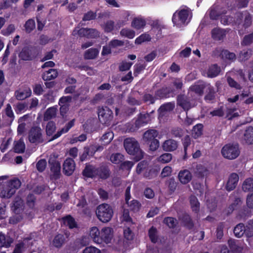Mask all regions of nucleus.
I'll use <instances>...</instances> for the list:
<instances>
[{"instance_id": "15", "label": "nucleus", "mask_w": 253, "mask_h": 253, "mask_svg": "<svg viewBox=\"0 0 253 253\" xmlns=\"http://www.w3.org/2000/svg\"><path fill=\"white\" fill-rule=\"evenodd\" d=\"M239 19L240 20L242 19H243L242 26L245 29L250 27L252 24V16L247 11L240 12L238 16L237 22L238 23V24L240 25V23L238 22Z\"/></svg>"}, {"instance_id": "24", "label": "nucleus", "mask_w": 253, "mask_h": 253, "mask_svg": "<svg viewBox=\"0 0 253 253\" xmlns=\"http://www.w3.org/2000/svg\"><path fill=\"white\" fill-rule=\"evenodd\" d=\"M66 238V237L64 234H57L54 237L51 244L53 247L60 249L65 243Z\"/></svg>"}, {"instance_id": "47", "label": "nucleus", "mask_w": 253, "mask_h": 253, "mask_svg": "<svg viewBox=\"0 0 253 253\" xmlns=\"http://www.w3.org/2000/svg\"><path fill=\"white\" fill-rule=\"evenodd\" d=\"M124 160V156L121 153L113 154L110 156V161L115 164L120 165Z\"/></svg>"}, {"instance_id": "41", "label": "nucleus", "mask_w": 253, "mask_h": 253, "mask_svg": "<svg viewBox=\"0 0 253 253\" xmlns=\"http://www.w3.org/2000/svg\"><path fill=\"white\" fill-rule=\"evenodd\" d=\"M205 85L203 83H197L190 87L191 90L196 94L202 95L204 93Z\"/></svg>"}, {"instance_id": "30", "label": "nucleus", "mask_w": 253, "mask_h": 253, "mask_svg": "<svg viewBox=\"0 0 253 253\" xmlns=\"http://www.w3.org/2000/svg\"><path fill=\"white\" fill-rule=\"evenodd\" d=\"M174 107L173 102H167L161 105L158 111L160 115L163 116L165 112L173 110Z\"/></svg>"}, {"instance_id": "52", "label": "nucleus", "mask_w": 253, "mask_h": 253, "mask_svg": "<svg viewBox=\"0 0 253 253\" xmlns=\"http://www.w3.org/2000/svg\"><path fill=\"white\" fill-rule=\"evenodd\" d=\"M181 220L184 224V225L189 229H192L194 227V223L189 214H185L183 215Z\"/></svg>"}, {"instance_id": "22", "label": "nucleus", "mask_w": 253, "mask_h": 253, "mask_svg": "<svg viewBox=\"0 0 253 253\" xmlns=\"http://www.w3.org/2000/svg\"><path fill=\"white\" fill-rule=\"evenodd\" d=\"M177 104L185 111H188L192 107L190 101L185 96L182 95L177 96Z\"/></svg>"}, {"instance_id": "37", "label": "nucleus", "mask_w": 253, "mask_h": 253, "mask_svg": "<svg viewBox=\"0 0 253 253\" xmlns=\"http://www.w3.org/2000/svg\"><path fill=\"white\" fill-rule=\"evenodd\" d=\"M99 54V50L95 48H90L86 50L84 54V58L85 59H94Z\"/></svg>"}, {"instance_id": "60", "label": "nucleus", "mask_w": 253, "mask_h": 253, "mask_svg": "<svg viewBox=\"0 0 253 253\" xmlns=\"http://www.w3.org/2000/svg\"><path fill=\"white\" fill-rule=\"evenodd\" d=\"M151 40L150 36L147 34H142L135 40V43L137 44H141L142 42Z\"/></svg>"}, {"instance_id": "18", "label": "nucleus", "mask_w": 253, "mask_h": 253, "mask_svg": "<svg viewBox=\"0 0 253 253\" xmlns=\"http://www.w3.org/2000/svg\"><path fill=\"white\" fill-rule=\"evenodd\" d=\"M239 177L237 173L233 172L228 177L225 188L227 191L230 192L233 190L237 185Z\"/></svg>"}, {"instance_id": "14", "label": "nucleus", "mask_w": 253, "mask_h": 253, "mask_svg": "<svg viewBox=\"0 0 253 253\" xmlns=\"http://www.w3.org/2000/svg\"><path fill=\"white\" fill-rule=\"evenodd\" d=\"M112 229L110 227H104L101 230V234L99 237L100 241L99 244L103 243L108 244L111 242L112 238Z\"/></svg>"}, {"instance_id": "6", "label": "nucleus", "mask_w": 253, "mask_h": 253, "mask_svg": "<svg viewBox=\"0 0 253 253\" xmlns=\"http://www.w3.org/2000/svg\"><path fill=\"white\" fill-rule=\"evenodd\" d=\"M150 120L148 113H139L134 122H130L127 125V128L131 132L135 131L142 126L147 125Z\"/></svg>"}, {"instance_id": "43", "label": "nucleus", "mask_w": 253, "mask_h": 253, "mask_svg": "<svg viewBox=\"0 0 253 253\" xmlns=\"http://www.w3.org/2000/svg\"><path fill=\"white\" fill-rule=\"evenodd\" d=\"M148 236L150 241L153 243H156L158 241L157 230L156 227L152 226L148 231Z\"/></svg>"}, {"instance_id": "27", "label": "nucleus", "mask_w": 253, "mask_h": 253, "mask_svg": "<svg viewBox=\"0 0 253 253\" xmlns=\"http://www.w3.org/2000/svg\"><path fill=\"white\" fill-rule=\"evenodd\" d=\"M83 175L87 178L96 176V168L91 165H86L82 172Z\"/></svg>"}, {"instance_id": "56", "label": "nucleus", "mask_w": 253, "mask_h": 253, "mask_svg": "<svg viewBox=\"0 0 253 253\" xmlns=\"http://www.w3.org/2000/svg\"><path fill=\"white\" fill-rule=\"evenodd\" d=\"M87 28H82L80 29H78L76 28L73 31V35L76 36L78 35L81 37H85L87 38L88 34Z\"/></svg>"}, {"instance_id": "53", "label": "nucleus", "mask_w": 253, "mask_h": 253, "mask_svg": "<svg viewBox=\"0 0 253 253\" xmlns=\"http://www.w3.org/2000/svg\"><path fill=\"white\" fill-rule=\"evenodd\" d=\"M23 201L20 198H16L13 202L12 210L15 213H18L22 207Z\"/></svg>"}, {"instance_id": "5", "label": "nucleus", "mask_w": 253, "mask_h": 253, "mask_svg": "<svg viewBox=\"0 0 253 253\" xmlns=\"http://www.w3.org/2000/svg\"><path fill=\"white\" fill-rule=\"evenodd\" d=\"M114 214L112 207L106 203L97 207L96 214L97 218L102 222L107 223L111 220Z\"/></svg>"}, {"instance_id": "63", "label": "nucleus", "mask_w": 253, "mask_h": 253, "mask_svg": "<svg viewBox=\"0 0 253 253\" xmlns=\"http://www.w3.org/2000/svg\"><path fill=\"white\" fill-rule=\"evenodd\" d=\"M133 165L134 163L132 162L128 161H123L120 165V169L123 170H126L129 171Z\"/></svg>"}, {"instance_id": "11", "label": "nucleus", "mask_w": 253, "mask_h": 253, "mask_svg": "<svg viewBox=\"0 0 253 253\" xmlns=\"http://www.w3.org/2000/svg\"><path fill=\"white\" fill-rule=\"evenodd\" d=\"M99 148L100 146L94 145L84 147L83 152L80 153V161L84 162L86 161L90 157H93L95 152L99 150Z\"/></svg>"}, {"instance_id": "40", "label": "nucleus", "mask_w": 253, "mask_h": 253, "mask_svg": "<svg viewBox=\"0 0 253 253\" xmlns=\"http://www.w3.org/2000/svg\"><path fill=\"white\" fill-rule=\"evenodd\" d=\"M182 143L184 148V155L183 157L184 159L187 158V149L188 147L191 144V138L189 135H186L182 139Z\"/></svg>"}, {"instance_id": "12", "label": "nucleus", "mask_w": 253, "mask_h": 253, "mask_svg": "<svg viewBox=\"0 0 253 253\" xmlns=\"http://www.w3.org/2000/svg\"><path fill=\"white\" fill-rule=\"evenodd\" d=\"M189 15L188 11L183 9L176 11L173 14L172 21L174 25L184 24Z\"/></svg>"}, {"instance_id": "39", "label": "nucleus", "mask_w": 253, "mask_h": 253, "mask_svg": "<svg viewBox=\"0 0 253 253\" xmlns=\"http://www.w3.org/2000/svg\"><path fill=\"white\" fill-rule=\"evenodd\" d=\"M145 25L146 21L142 18H135L131 22V26L136 30L143 28Z\"/></svg>"}, {"instance_id": "8", "label": "nucleus", "mask_w": 253, "mask_h": 253, "mask_svg": "<svg viewBox=\"0 0 253 253\" xmlns=\"http://www.w3.org/2000/svg\"><path fill=\"white\" fill-rule=\"evenodd\" d=\"M38 55L36 46L28 45L24 46L19 54V58L24 61H31L35 59Z\"/></svg>"}, {"instance_id": "42", "label": "nucleus", "mask_w": 253, "mask_h": 253, "mask_svg": "<svg viewBox=\"0 0 253 253\" xmlns=\"http://www.w3.org/2000/svg\"><path fill=\"white\" fill-rule=\"evenodd\" d=\"M242 189L244 192L253 191V178H247L243 183Z\"/></svg>"}, {"instance_id": "49", "label": "nucleus", "mask_w": 253, "mask_h": 253, "mask_svg": "<svg viewBox=\"0 0 253 253\" xmlns=\"http://www.w3.org/2000/svg\"><path fill=\"white\" fill-rule=\"evenodd\" d=\"M56 115V109L54 107L49 108L45 111L44 115V120L48 121L54 117Z\"/></svg>"}, {"instance_id": "2", "label": "nucleus", "mask_w": 253, "mask_h": 253, "mask_svg": "<svg viewBox=\"0 0 253 253\" xmlns=\"http://www.w3.org/2000/svg\"><path fill=\"white\" fill-rule=\"evenodd\" d=\"M124 147L128 154L134 156V159L136 161H140L143 157L139 143L134 138L126 139L124 141Z\"/></svg>"}, {"instance_id": "7", "label": "nucleus", "mask_w": 253, "mask_h": 253, "mask_svg": "<svg viewBox=\"0 0 253 253\" xmlns=\"http://www.w3.org/2000/svg\"><path fill=\"white\" fill-rule=\"evenodd\" d=\"M238 144H227L221 149L222 156L229 160H233L238 157L240 154Z\"/></svg>"}, {"instance_id": "13", "label": "nucleus", "mask_w": 253, "mask_h": 253, "mask_svg": "<svg viewBox=\"0 0 253 253\" xmlns=\"http://www.w3.org/2000/svg\"><path fill=\"white\" fill-rule=\"evenodd\" d=\"M76 164L73 159L67 158L63 165V172L67 176L71 175L75 171Z\"/></svg>"}, {"instance_id": "1", "label": "nucleus", "mask_w": 253, "mask_h": 253, "mask_svg": "<svg viewBox=\"0 0 253 253\" xmlns=\"http://www.w3.org/2000/svg\"><path fill=\"white\" fill-rule=\"evenodd\" d=\"M75 119H72L66 124L65 126L60 130H58L55 134L53 135L56 129V124L52 121H49L45 128L46 134L48 136H52L49 141H53L59 137L62 134L68 132L69 130L75 125Z\"/></svg>"}, {"instance_id": "20", "label": "nucleus", "mask_w": 253, "mask_h": 253, "mask_svg": "<svg viewBox=\"0 0 253 253\" xmlns=\"http://www.w3.org/2000/svg\"><path fill=\"white\" fill-rule=\"evenodd\" d=\"M178 178L181 183L186 184L190 182L192 178L191 172L188 169H185L179 171Z\"/></svg>"}, {"instance_id": "26", "label": "nucleus", "mask_w": 253, "mask_h": 253, "mask_svg": "<svg viewBox=\"0 0 253 253\" xmlns=\"http://www.w3.org/2000/svg\"><path fill=\"white\" fill-rule=\"evenodd\" d=\"M194 173L197 178L203 179L209 174V170L206 167L200 164L196 166Z\"/></svg>"}, {"instance_id": "19", "label": "nucleus", "mask_w": 253, "mask_h": 253, "mask_svg": "<svg viewBox=\"0 0 253 253\" xmlns=\"http://www.w3.org/2000/svg\"><path fill=\"white\" fill-rule=\"evenodd\" d=\"M177 141L172 139H169L164 141L162 145L163 150L166 152H173L177 149Z\"/></svg>"}, {"instance_id": "28", "label": "nucleus", "mask_w": 253, "mask_h": 253, "mask_svg": "<svg viewBox=\"0 0 253 253\" xmlns=\"http://www.w3.org/2000/svg\"><path fill=\"white\" fill-rule=\"evenodd\" d=\"M58 75V73L56 69H50L43 73L42 78L44 81H49L55 79Z\"/></svg>"}, {"instance_id": "51", "label": "nucleus", "mask_w": 253, "mask_h": 253, "mask_svg": "<svg viewBox=\"0 0 253 253\" xmlns=\"http://www.w3.org/2000/svg\"><path fill=\"white\" fill-rule=\"evenodd\" d=\"M244 235L247 237H252L253 236V221L250 220L246 226L244 225Z\"/></svg>"}, {"instance_id": "50", "label": "nucleus", "mask_w": 253, "mask_h": 253, "mask_svg": "<svg viewBox=\"0 0 253 253\" xmlns=\"http://www.w3.org/2000/svg\"><path fill=\"white\" fill-rule=\"evenodd\" d=\"M25 32L30 34L31 33L36 27V24L35 20L33 19H28L24 25Z\"/></svg>"}, {"instance_id": "35", "label": "nucleus", "mask_w": 253, "mask_h": 253, "mask_svg": "<svg viewBox=\"0 0 253 253\" xmlns=\"http://www.w3.org/2000/svg\"><path fill=\"white\" fill-rule=\"evenodd\" d=\"M62 221L63 223L67 225L70 229H73L77 226L75 219L71 215H67L63 217Z\"/></svg>"}, {"instance_id": "16", "label": "nucleus", "mask_w": 253, "mask_h": 253, "mask_svg": "<svg viewBox=\"0 0 253 253\" xmlns=\"http://www.w3.org/2000/svg\"><path fill=\"white\" fill-rule=\"evenodd\" d=\"M173 93V89L169 87L163 86L157 90L155 92V95L157 99H162L170 97Z\"/></svg>"}, {"instance_id": "33", "label": "nucleus", "mask_w": 253, "mask_h": 253, "mask_svg": "<svg viewBox=\"0 0 253 253\" xmlns=\"http://www.w3.org/2000/svg\"><path fill=\"white\" fill-rule=\"evenodd\" d=\"M100 234L101 231H99L97 227L94 226L90 228L89 231V236L92 239L93 241L97 244H99V241H100V239L99 238Z\"/></svg>"}, {"instance_id": "25", "label": "nucleus", "mask_w": 253, "mask_h": 253, "mask_svg": "<svg viewBox=\"0 0 253 253\" xmlns=\"http://www.w3.org/2000/svg\"><path fill=\"white\" fill-rule=\"evenodd\" d=\"M212 38L215 41L222 40L226 36V31L219 28H214L211 31Z\"/></svg>"}, {"instance_id": "3", "label": "nucleus", "mask_w": 253, "mask_h": 253, "mask_svg": "<svg viewBox=\"0 0 253 253\" xmlns=\"http://www.w3.org/2000/svg\"><path fill=\"white\" fill-rule=\"evenodd\" d=\"M159 133V131L155 129H149L143 133L144 143L149 147L151 151H155L160 146L159 140L157 139Z\"/></svg>"}, {"instance_id": "55", "label": "nucleus", "mask_w": 253, "mask_h": 253, "mask_svg": "<svg viewBox=\"0 0 253 253\" xmlns=\"http://www.w3.org/2000/svg\"><path fill=\"white\" fill-rule=\"evenodd\" d=\"M172 154L170 153H166L161 155L158 158V160L162 164H166L169 163L172 159Z\"/></svg>"}, {"instance_id": "59", "label": "nucleus", "mask_w": 253, "mask_h": 253, "mask_svg": "<svg viewBox=\"0 0 253 253\" xmlns=\"http://www.w3.org/2000/svg\"><path fill=\"white\" fill-rule=\"evenodd\" d=\"M184 132L182 128L178 127H173L171 130V134L174 137L181 138L183 136Z\"/></svg>"}, {"instance_id": "54", "label": "nucleus", "mask_w": 253, "mask_h": 253, "mask_svg": "<svg viewBox=\"0 0 253 253\" xmlns=\"http://www.w3.org/2000/svg\"><path fill=\"white\" fill-rule=\"evenodd\" d=\"M242 201L240 198H236L233 203L229 205L228 208V212L231 213L232 211L238 209L239 206L241 205Z\"/></svg>"}, {"instance_id": "62", "label": "nucleus", "mask_w": 253, "mask_h": 253, "mask_svg": "<svg viewBox=\"0 0 253 253\" xmlns=\"http://www.w3.org/2000/svg\"><path fill=\"white\" fill-rule=\"evenodd\" d=\"M253 42V32L246 35L241 42L242 45H249Z\"/></svg>"}, {"instance_id": "46", "label": "nucleus", "mask_w": 253, "mask_h": 253, "mask_svg": "<svg viewBox=\"0 0 253 253\" xmlns=\"http://www.w3.org/2000/svg\"><path fill=\"white\" fill-rule=\"evenodd\" d=\"M129 208V210L133 212H137L139 211L141 205L140 203L136 200H132L130 202H128V204H126Z\"/></svg>"}, {"instance_id": "38", "label": "nucleus", "mask_w": 253, "mask_h": 253, "mask_svg": "<svg viewBox=\"0 0 253 253\" xmlns=\"http://www.w3.org/2000/svg\"><path fill=\"white\" fill-rule=\"evenodd\" d=\"M77 206L79 208L83 209L82 211L84 214H87L89 212V209L87 207V203L84 196H82L81 197L79 200Z\"/></svg>"}, {"instance_id": "32", "label": "nucleus", "mask_w": 253, "mask_h": 253, "mask_svg": "<svg viewBox=\"0 0 253 253\" xmlns=\"http://www.w3.org/2000/svg\"><path fill=\"white\" fill-rule=\"evenodd\" d=\"M221 71L220 67L216 64L210 66L208 70L207 74L208 77L214 78L217 76Z\"/></svg>"}, {"instance_id": "64", "label": "nucleus", "mask_w": 253, "mask_h": 253, "mask_svg": "<svg viewBox=\"0 0 253 253\" xmlns=\"http://www.w3.org/2000/svg\"><path fill=\"white\" fill-rule=\"evenodd\" d=\"M148 167V163L147 161L145 160L142 161L140 162L137 166L136 167V172L138 174L141 173V172L146 169Z\"/></svg>"}, {"instance_id": "45", "label": "nucleus", "mask_w": 253, "mask_h": 253, "mask_svg": "<svg viewBox=\"0 0 253 253\" xmlns=\"http://www.w3.org/2000/svg\"><path fill=\"white\" fill-rule=\"evenodd\" d=\"M163 222L164 224L167 225L169 228L172 229L174 228L178 224V222L176 219L172 217H165L163 220Z\"/></svg>"}, {"instance_id": "58", "label": "nucleus", "mask_w": 253, "mask_h": 253, "mask_svg": "<svg viewBox=\"0 0 253 253\" xmlns=\"http://www.w3.org/2000/svg\"><path fill=\"white\" fill-rule=\"evenodd\" d=\"M96 12L92 10H89L87 12L85 13L82 18V21H86L94 20L96 18Z\"/></svg>"}, {"instance_id": "61", "label": "nucleus", "mask_w": 253, "mask_h": 253, "mask_svg": "<svg viewBox=\"0 0 253 253\" xmlns=\"http://www.w3.org/2000/svg\"><path fill=\"white\" fill-rule=\"evenodd\" d=\"M120 34L122 36L127 37L128 39H133L135 36V32L132 30L127 29H123Z\"/></svg>"}, {"instance_id": "36", "label": "nucleus", "mask_w": 253, "mask_h": 253, "mask_svg": "<svg viewBox=\"0 0 253 253\" xmlns=\"http://www.w3.org/2000/svg\"><path fill=\"white\" fill-rule=\"evenodd\" d=\"M13 149L14 152L16 153L20 154L24 152L25 144L22 138H20L18 141L14 142Z\"/></svg>"}, {"instance_id": "34", "label": "nucleus", "mask_w": 253, "mask_h": 253, "mask_svg": "<svg viewBox=\"0 0 253 253\" xmlns=\"http://www.w3.org/2000/svg\"><path fill=\"white\" fill-rule=\"evenodd\" d=\"M189 202L193 211L198 213L200 211V203L197 198L194 195H191L189 197Z\"/></svg>"}, {"instance_id": "10", "label": "nucleus", "mask_w": 253, "mask_h": 253, "mask_svg": "<svg viewBox=\"0 0 253 253\" xmlns=\"http://www.w3.org/2000/svg\"><path fill=\"white\" fill-rule=\"evenodd\" d=\"M28 139L32 143H43L44 140L41 128L39 126H33L29 131Z\"/></svg>"}, {"instance_id": "9", "label": "nucleus", "mask_w": 253, "mask_h": 253, "mask_svg": "<svg viewBox=\"0 0 253 253\" xmlns=\"http://www.w3.org/2000/svg\"><path fill=\"white\" fill-rule=\"evenodd\" d=\"M98 118L102 124H109L113 118L112 111L107 106H102L98 108Z\"/></svg>"}, {"instance_id": "31", "label": "nucleus", "mask_w": 253, "mask_h": 253, "mask_svg": "<svg viewBox=\"0 0 253 253\" xmlns=\"http://www.w3.org/2000/svg\"><path fill=\"white\" fill-rule=\"evenodd\" d=\"M13 242V239L9 236H5L4 234L0 233V248H8Z\"/></svg>"}, {"instance_id": "4", "label": "nucleus", "mask_w": 253, "mask_h": 253, "mask_svg": "<svg viewBox=\"0 0 253 253\" xmlns=\"http://www.w3.org/2000/svg\"><path fill=\"white\" fill-rule=\"evenodd\" d=\"M21 185V181L17 177L11 179L4 182L2 186L1 194L2 197L11 198Z\"/></svg>"}, {"instance_id": "44", "label": "nucleus", "mask_w": 253, "mask_h": 253, "mask_svg": "<svg viewBox=\"0 0 253 253\" xmlns=\"http://www.w3.org/2000/svg\"><path fill=\"white\" fill-rule=\"evenodd\" d=\"M203 125L198 124L193 126L192 129V135L195 138L200 137L203 133Z\"/></svg>"}, {"instance_id": "23", "label": "nucleus", "mask_w": 253, "mask_h": 253, "mask_svg": "<svg viewBox=\"0 0 253 253\" xmlns=\"http://www.w3.org/2000/svg\"><path fill=\"white\" fill-rule=\"evenodd\" d=\"M215 55L216 53H219V56L224 60H233L236 59V55L233 52H231L227 49L218 50L216 49L214 52Z\"/></svg>"}, {"instance_id": "57", "label": "nucleus", "mask_w": 253, "mask_h": 253, "mask_svg": "<svg viewBox=\"0 0 253 253\" xmlns=\"http://www.w3.org/2000/svg\"><path fill=\"white\" fill-rule=\"evenodd\" d=\"M215 91L214 88L212 87L209 88V92L205 96V100L207 102H210L215 99Z\"/></svg>"}, {"instance_id": "17", "label": "nucleus", "mask_w": 253, "mask_h": 253, "mask_svg": "<svg viewBox=\"0 0 253 253\" xmlns=\"http://www.w3.org/2000/svg\"><path fill=\"white\" fill-rule=\"evenodd\" d=\"M50 169L54 176L58 177L60 174L61 165L55 158H50L48 160Z\"/></svg>"}, {"instance_id": "21", "label": "nucleus", "mask_w": 253, "mask_h": 253, "mask_svg": "<svg viewBox=\"0 0 253 253\" xmlns=\"http://www.w3.org/2000/svg\"><path fill=\"white\" fill-rule=\"evenodd\" d=\"M96 176L103 179H106L110 175V170L106 165H102L98 168H96Z\"/></svg>"}, {"instance_id": "48", "label": "nucleus", "mask_w": 253, "mask_h": 253, "mask_svg": "<svg viewBox=\"0 0 253 253\" xmlns=\"http://www.w3.org/2000/svg\"><path fill=\"white\" fill-rule=\"evenodd\" d=\"M244 224L242 223L237 224L234 229L233 232L236 237L240 238L242 237L245 233Z\"/></svg>"}, {"instance_id": "29", "label": "nucleus", "mask_w": 253, "mask_h": 253, "mask_svg": "<svg viewBox=\"0 0 253 253\" xmlns=\"http://www.w3.org/2000/svg\"><path fill=\"white\" fill-rule=\"evenodd\" d=\"M244 140L248 145L253 144V127L249 126L246 129L244 134Z\"/></svg>"}]
</instances>
